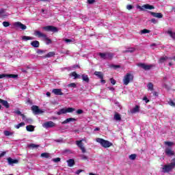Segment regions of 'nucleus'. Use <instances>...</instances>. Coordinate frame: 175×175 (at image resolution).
I'll return each instance as SVG.
<instances>
[{"label":"nucleus","mask_w":175,"mask_h":175,"mask_svg":"<svg viewBox=\"0 0 175 175\" xmlns=\"http://www.w3.org/2000/svg\"><path fill=\"white\" fill-rule=\"evenodd\" d=\"M75 109L72 107L62 108L59 111H57V116H61L62 114H66V113H73Z\"/></svg>","instance_id":"obj_3"},{"label":"nucleus","mask_w":175,"mask_h":175,"mask_svg":"<svg viewBox=\"0 0 175 175\" xmlns=\"http://www.w3.org/2000/svg\"><path fill=\"white\" fill-rule=\"evenodd\" d=\"M6 154V152H2L1 154H0V158H2V157H4V155Z\"/></svg>","instance_id":"obj_59"},{"label":"nucleus","mask_w":175,"mask_h":175,"mask_svg":"<svg viewBox=\"0 0 175 175\" xmlns=\"http://www.w3.org/2000/svg\"><path fill=\"white\" fill-rule=\"evenodd\" d=\"M164 144H165V146H168V147H172V146L173 145V142H165Z\"/></svg>","instance_id":"obj_43"},{"label":"nucleus","mask_w":175,"mask_h":175,"mask_svg":"<svg viewBox=\"0 0 175 175\" xmlns=\"http://www.w3.org/2000/svg\"><path fill=\"white\" fill-rule=\"evenodd\" d=\"M21 116L23 118V120L25 122H27V124H32V119L25 118V116H24V114H22Z\"/></svg>","instance_id":"obj_22"},{"label":"nucleus","mask_w":175,"mask_h":175,"mask_svg":"<svg viewBox=\"0 0 175 175\" xmlns=\"http://www.w3.org/2000/svg\"><path fill=\"white\" fill-rule=\"evenodd\" d=\"M45 40H46V44H50V43H51V40L49 39V38H44Z\"/></svg>","instance_id":"obj_50"},{"label":"nucleus","mask_w":175,"mask_h":175,"mask_svg":"<svg viewBox=\"0 0 175 175\" xmlns=\"http://www.w3.org/2000/svg\"><path fill=\"white\" fill-rule=\"evenodd\" d=\"M137 9H139V10L144 12L146 9L148 10H152V9H155V8L154 7V5H151L150 4H145L142 6L137 5Z\"/></svg>","instance_id":"obj_6"},{"label":"nucleus","mask_w":175,"mask_h":175,"mask_svg":"<svg viewBox=\"0 0 175 175\" xmlns=\"http://www.w3.org/2000/svg\"><path fill=\"white\" fill-rule=\"evenodd\" d=\"M25 125V123H24V122H21V123L16 124V125L15 126V128H16V129H20V128H21L22 126H24Z\"/></svg>","instance_id":"obj_36"},{"label":"nucleus","mask_w":175,"mask_h":175,"mask_svg":"<svg viewBox=\"0 0 175 175\" xmlns=\"http://www.w3.org/2000/svg\"><path fill=\"white\" fill-rule=\"evenodd\" d=\"M76 144L78 146L79 148H80V150H81L83 154H85V148H84V144L81 141H76Z\"/></svg>","instance_id":"obj_11"},{"label":"nucleus","mask_w":175,"mask_h":175,"mask_svg":"<svg viewBox=\"0 0 175 175\" xmlns=\"http://www.w3.org/2000/svg\"><path fill=\"white\" fill-rule=\"evenodd\" d=\"M13 132H10L9 131H4V135L5 136H12L13 135Z\"/></svg>","instance_id":"obj_39"},{"label":"nucleus","mask_w":175,"mask_h":175,"mask_svg":"<svg viewBox=\"0 0 175 175\" xmlns=\"http://www.w3.org/2000/svg\"><path fill=\"white\" fill-rule=\"evenodd\" d=\"M148 91H151V92H152V91H154V84H152V83H148Z\"/></svg>","instance_id":"obj_27"},{"label":"nucleus","mask_w":175,"mask_h":175,"mask_svg":"<svg viewBox=\"0 0 175 175\" xmlns=\"http://www.w3.org/2000/svg\"><path fill=\"white\" fill-rule=\"evenodd\" d=\"M95 76H97V77H99V79H103V74L102 72L96 71L94 72Z\"/></svg>","instance_id":"obj_28"},{"label":"nucleus","mask_w":175,"mask_h":175,"mask_svg":"<svg viewBox=\"0 0 175 175\" xmlns=\"http://www.w3.org/2000/svg\"><path fill=\"white\" fill-rule=\"evenodd\" d=\"M139 68L144 69V70H150L152 68V65H148L143 63H139L137 64Z\"/></svg>","instance_id":"obj_8"},{"label":"nucleus","mask_w":175,"mask_h":175,"mask_svg":"<svg viewBox=\"0 0 175 175\" xmlns=\"http://www.w3.org/2000/svg\"><path fill=\"white\" fill-rule=\"evenodd\" d=\"M29 147H31L32 148H38V147H39V145H36L35 144H31L29 145Z\"/></svg>","instance_id":"obj_47"},{"label":"nucleus","mask_w":175,"mask_h":175,"mask_svg":"<svg viewBox=\"0 0 175 175\" xmlns=\"http://www.w3.org/2000/svg\"><path fill=\"white\" fill-rule=\"evenodd\" d=\"M31 110L35 113V114H42V113H43V111L39 109V107L36 105H33L31 107Z\"/></svg>","instance_id":"obj_12"},{"label":"nucleus","mask_w":175,"mask_h":175,"mask_svg":"<svg viewBox=\"0 0 175 175\" xmlns=\"http://www.w3.org/2000/svg\"><path fill=\"white\" fill-rule=\"evenodd\" d=\"M96 142L99 143L102 147H104V148H109V147H111V146H113L111 142L102 138H96Z\"/></svg>","instance_id":"obj_1"},{"label":"nucleus","mask_w":175,"mask_h":175,"mask_svg":"<svg viewBox=\"0 0 175 175\" xmlns=\"http://www.w3.org/2000/svg\"><path fill=\"white\" fill-rule=\"evenodd\" d=\"M53 162H55V163H57V162H59L61 161V159L59 157L55 158V159H53L52 160Z\"/></svg>","instance_id":"obj_46"},{"label":"nucleus","mask_w":175,"mask_h":175,"mask_svg":"<svg viewBox=\"0 0 175 175\" xmlns=\"http://www.w3.org/2000/svg\"><path fill=\"white\" fill-rule=\"evenodd\" d=\"M141 35H143L144 33H150V31L147 29H144L143 30H141Z\"/></svg>","instance_id":"obj_40"},{"label":"nucleus","mask_w":175,"mask_h":175,"mask_svg":"<svg viewBox=\"0 0 175 175\" xmlns=\"http://www.w3.org/2000/svg\"><path fill=\"white\" fill-rule=\"evenodd\" d=\"M168 104L170 105V106H175V103L174 102L170 100Z\"/></svg>","instance_id":"obj_56"},{"label":"nucleus","mask_w":175,"mask_h":175,"mask_svg":"<svg viewBox=\"0 0 175 175\" xmlns=\"http://www.w3.org/2000/svg\"><path fill=\"white\" fill-rule=\"evenodd\" d=\"M165 152L166 155H167V157H172V156L174 155V152L172 151V150L169 148H165Z\"/></svg>","instance_id":"obj_16"},{"label":"nucleus","mask_w":175,"mask_h":175,"mask_svg":"<svg viewBox=\"0 0 175 175\" xmlns=\"http://www.w3.org/2000/svg\"><path fill=\"white\" fill-rule=\"evenodd\" d=\"M172 165V167H175V158L172 159V163H170Z\"/></svg>","instance_id":"obj_54"},{"label":"nucleus","mask_w":175,"mask_h":175,"mask_svg":"<svg viewBox=\"0 0 175 175\" xmlns=\"http://www.w3.org/2000/svg\"><path fill=\"white\" fill-rule=\"evenodd\" d=\"M26 130L27 131V132H33V131H35V126H33V125L27 126Z\"/></svg>","instance_id":"obj_26"},{"label":"nucleus","mask_w":175,"mask_h":175,"mask_svg":"<svg viewBox=\"0 0 175 175\" xmlns=\"http://www.w3.org/2000/svg\"><path fill=\"white\" fill-rule=\"evenodd\" d=\"M110 81L113 85H116V80L114 79H110Z\"/></svg>","instance_id":"obj_51"},{"label":"nucleus","mask_w":175,"mask_h":175,"mask_svg":"<svg viewBox=\"0 0 175 175\" xmlns=\"http://www.w3.org/2000/svg\"><path fill=\"white\" fill-rule=\"evenodd\" d=\"M43 29H45V31H49L51 32H58V28L54 27V26H46L42 27Z\"/></svg>","instance_id":"obj_9"},{"label":"nucleus","mask_w":175,"mask_h":175,"mask_svg":"<svg viewBox=\"0 0 175 175\" xmlns=\"http://www.w3.org/2000/svg\"><path fill=\"white\" fill-rule=\"evenodd\" d=\"M8 14L5 12V10H0V17H7Z\"/></svg>","instance_id":"obj_31"},{"label":"nucleus","mask_w":175,"mask_h":175,"mask_svg":"<svg viewBox=\"0 0 175 175\" xmlns=\"http://www.w3.org/2000/svg\"><path fill=\"white\" fill-rule=\"evenodd\" d=\"M114 120L116 121H121V115H120L118 113H115Z\"/></svg>","instance_id":"obj_29"},{"label":"nucleus","mask_w":175,"mask_h":175,"mask_svg":"<svg viewBox=\"0 0 175 175\" xmlns=\"http://www.w3.org/2000/svg\"><path fill=\"white\" fill-rule=\"evenodd\" d=\"M151 23H152L153 24H157V19L155 18H152L150 20Z\"/></svg>","instance_id":"obj_55"},{"label":"nucleus","mask_w":175,"mask_h":175,"mask_svg":"<svg viewBox=\"0 0 175 175\" xmlns=\"http://www.w3.org/2000/svg\"><path fill=\"white\" fill-rule=\"evenodd\" d=\"M5 77H9L10 79H16L18 77V75H8V74L0 75V79H5Z\"/></svg>","instance_id":"obj_13"},{"label":"nucleus","mask_w":175,"mask_h":175,"mask_svg":"<svg viewBox=\"0 0 175 175\" xmlns=\"http://www.w3.org/2000/svg\"><path fill=\"white\" fill-rule=\"evenodd\" d=\"M0 103H1V105H3L4 107H6V109H9V107H10L9 103H8V101L5 100L0 99Z\"/></svg>","instance_id":"obj_19"},{"label":"nucleus","mask_w":175,"mask_h":175,"mask_svg":"<svg viewBox=\"0 0 175 175\" xmlns=\"http://www.w3.org/2000/svg\"><path fill=\"white\" fill-rule=\"evenodd\" d=\"M166 77H165L163 80H162V87H163L164 88H167V85H166V83H165V82L166 81Z\"/></svg>","instance_id":"obj_38"},{"label":"nucleus","mask_w":175,"mask_h":175,"mask_svg":"<svg viewBox=\"0 0 175 175\" xmlns=\"http://www.w3.org/2000/svg\"><path fill=\"white\" fill-rule=\"evenodd\" d=\"M68 87H72V88H76V83H72L68 84Z\"/></svg>","instance_id":"obj_49"},{"label":"nucleus","mask_w":175,"mask_h":175,"mask_svg":"<svg viewBox=\"0 0 175 175\" xmlns=\"http://www.w3.org/2000/svg\"><path fill=\"white\" fill-rule=\"evenodd\" d=\"M98 55L102 58L103 59H111L113 57H114V54L111 53H99Z\"/></svg>","instance_id":"obj_5"},{"label":"nucleus","mask_w":175,"mask_h":175,"mask_svg":"<svg viewBox=\"0 0 175 175\" xmlns=\"http://www.w3.org/2000/svg\"><path fill=\"white\" fill-rule=\"evenodd\" d=\"M22 40H25V42H27V40H33V38L24 36L22 37Z\"/></svg>","instance_id":"obj_32"},{"label":"nucleus","mask_w":175,"mask_h":175,"mask_svg":"<svg viewBox=\"0 0 175 175\" xmlns=\"http://www.w3.org/2000/svg\"><path fill=\"white\" fill-rule=\"evenodd\" d=\"M55 55V52H49L45 56H43L42 58H51V57H54Z\"/></svg>","instance_id":"obj_24"},{"label":"nucleus","mask_w":175,"mask_h":175,"mask_svg":"<svg viewBox=\"0 0 175 175\" xmlns=\"http://www.w3.org/2000/svg\"><path fill=\"white\" fill-rule=\"evenodd\" d=\"M14 27L16 28H20L21 29H27V26L21 22H15L14 23Z\"/></svg>","instance_id":"obj_10"},{"label":"nucleus","mask_w":175,"mask_h":175,"mask_svg":"<svg viewBox=\"0 0 175 175\" xmlns=\"http://www.w3.org/2000/svg\"><path fill=\"white\" fill-rule=\"evenodd\" d=\"M169 58L166 56H163L162 57L160 58L159 59V63L160 64H163V62H165V61H167Z\"/></svg>","instance_id":"obj_35"},{"label":"nucleus","mask_w":175,"mask_h":175,"mask_svg":"<svg viewBox=\"0 0 175 175\" xmlns=\"http://www.w3.org/2000/svg\"><path fill=\"white\" fill-rule=\"evenodd\" d=\"M3 25L5 27H8L10 25V23H9V22L4 21V22H3Z\"/></svg>","instance_id":"obj_44"},{"label":"nucleus","mask_w":175,"mask_h":175,"mask_svg":"<svg viewBox=\"0 0 175 175\" xmlns=\"http://www.w3.org/2000/svg\"><path fill=\"white\" fill-rule=\"evenodd\" d=\"M15 113H16V114H18V115H19V116H21V115H22V114H21V111H18V110L16 111Z\"/></svg>","instance_id":"obj_60"},{"label":"nucleus","mask_w":175,"mask_h":175,"mask_svg":"<svg viewBox=\"0 0 175 175\" xmlns=\"http://www.w3.org/2000/svg\"><path fill=\"white\" fill-rule=\"evenodd\" d=\"M52 92L55 95H64V94L62 92V90H61V89H53L52 90Z\"/></svg>","instance_id":"obj_17"},{"label":"nucleus","mask_w":175,"mask_h":175,"mask_svg":"<svg viewBox=\"0 0 175 175\" xmlns=\"http://www.w3.org/2000/svg\"><path fill=\"white\" fill-rule=\"evenodd\" d=\"M129 159H131V161H135L136 159V154H133L129 156Z\"/></svg>","instance_id":"obj_42"},{"label":"nucleus","mask_w":175,"mask_h":175,"mask_svg":"<svg viewBox=\"0 0 175 175\" xmlns=\"http://www.w3.org/2000/svg\"><path fill=\"white\" fill-rule=\"evenodd\" d=\"M88 3L92 5V3H95V0H88Z\"/></svg>","instance_id":"obj_52"},{"label":"nucleus","mask_w":175,"mask_h":175,"mask_svg":"<svg viewBox=\"0 0 175 175\" xmlns=\"http://www.w3.org/2000/svg\"><path fill=\"white\" fill-rule=\"evenodd\" d=\"M167 33L172 38V39L175 40V32L172 31V30H169Z\"/></svg>","instance_id":"obj_34"},{"label":"nucleus","mask_w":175,"mask_h":175,"mask_svg":"<svg viewBox=\"0 0 175 175\" xmlns=\"http://www.w3.org/2000/svg\"><path fill=\"white\" fill-rule=\"evenodd\" d=\"M77 114H83V110H81V109H78V110L77 111Z\"/></svg>","instance_id":"obj_57"},{"label":"nucleus","mask_w":175,"mask_h":175,"mask_svg":"<svg viewBox=\"0 0 175 175\" xmlns=\"http://www.w3.org/2000/svg\"><path fill=\"white\" fill-rule=\"evenodd\" d=\"M81 172H83V170H79L76 172V174H80V173H81Z\"/></svg>","instance_id":"obj_62"},{"label":"nucleus","mask_w":175,"mask_h":175,"mask_svg":"<svg viewBox=\"0 0 175 175\" xmlns=\"http://www.w3.org/2000/svg\"><path fill=\"white\" fill-rule=\"evenodd\" d=\"M64 54H66L67 55H69V54H70V51H66V53H64Z\"/></svg>","instance_id":"obj_63"},{"label":"nucleus","mask_w":175,"mask_h":175,"mask_svg":"<svg viewBox=\"0 0 175 175\" xmlns=\"http://www.w3.org/2000/svg\"><path fill=\"white\" fill-rule=\"evenodd\" d=\"M37 53H38V54H40V55H42V54H44V53H46V51L38 49L37 51Z\"/></svg>","instance_id":"obj_45"},{"label":"nucleus","mask_w":175,"mask_h":175,"mask_svg":"<svg viewBox=\"0 0 175 175\" xmlns=\"http://www.w3.org/2000/svg\"><path fill=\"white\" fill-rule=\"evenodd\" d=\"M132 80H133V75L131 73H127L123 79V83L124 85H128Z\"/></svg>","instance_id":"obj_2"},{"label":"nucleus","mask_w":175,"mask_h":175,"mask_svg":"<svg viewBox=\"0 0 175 175\" xmlns=\"http://www.w3.org/2000/svg\"><path fill=\"white\" fill-rule=\"evenodd\" d=\"M76 121H77V120H76V118H67L66 120L62 122V124L64 125L65 124H69V122H75Z\"/></svg>","instance_id":"obj_15"},{"label":"nucleus","mask_w":175,"mask_h":175,"mask_svg":"<svg viewBox=\"0 0 175 175\" xmlns=\"http://www.w3.org/2000/svg\"><path fill=\"white\" fill-rule=\"evenodd\" d=\"M43 128L49 129V128H54L55 126V123L53 121H49L42 124Z\"/></svg>","instance_id":"obj_7"},{"label":"nucleus","mask_w":175,"mask_h":175,"mask_svg":"<svg viewBox=\"0 0 175 175\" xmlns=\"http://www.w3.org/2000/svg\"><path fill=\"white\" fill-rule=\"evenodd\" d=\"M67 163H68V166H69V167H72V166H73V165H75V160L70 159L67 161Z\"/></svg>","instance_id":"obj_30"},{"label":"nucleus","mask_w":175,"mask_h":175,"mask_svg":"<svg viewBox=\"0 0 175 175\" xmlns=\"http://www.w3.org/2000/svg\"><path fill=\"white\" fill-rule=\"evenodd\" d=\"M71 76H72L74 77V79H81V76L80 75L76 73V72H72L71 73Z\"/></svg>","instance_id":"obj_33"},{"label":"nucleus","mask_w":175,"mask_h":175,"mask_svg":"<svg viewBox=\"0 0 175 175\" xmlns=\"http://www.w3.org/2000/svg\"><path fill=\"white\" fill-rule=\"evenodd\" d=\"M51 96V93L50 92H46V96Z\"/></svg>","instance_id":"obj_64"},{"label":"nucleus","mask_w":175,"mask_h":175,"mask_svg":"<svg viewBox=\"0 0 175 175\" xmlns=\"http://www.w3.org/2000/svg\"><path fill=\"white\" fill-rule=\"evenodd\" d=\"M35 36H38V38H43L44 39H46V34L39 31H34Z\"/></svg>","instance_id":"obj_14"},{"label":"nucleus","mask_w":175,"mask_h":175,"mask_svg":"<svg viewBox=\"0 0 175 175\" xmlns=\"http://www.w3.org/2000/svg\"><path fill=\"white\" fill-rule=\"evenodd\" d=\"M81 158H82V159H88V158L87 157V156H85V155H82L81 156Z\"/></svg>","instance_id":"obj_61"},{"label":"nucleus","mask_w":175,"mask_h":175,"mask_svg":"<svg viewBox=\"0 0 175 175\" xmlns=\"http://www.w3.org/2000/svg\"><path fill=\"white\" fill-rule=\"evenodd\" d=\"M140 111V107L139 105H136L134 108L131 109L132 114H135L136 113H139Z\"/></svg>","instance_id":"obj_21"},{"label":"nucleus","mask_w":175,"mask_h":175,"mask_svg":"<svg viewBox=\"0 0 175 175\" xmlns=\"http://www.w3.org/2000/svg\"><path fill=\"white\" fill-rule=\"evenodd\" d=\"M173 169H174L171 163H168V164H165L164 165H163V167H161V171L163 173H169L170 172H172V170H173Z\"/></svg>","instance_id":"obj_4"},{"label":"nucleus","mask_w":175,"mask_h":175,"mask_svg":"<svg viewBox=\"0 0 175 175\" xmlns=\"http://www.w3.org/2000/svg\"><path fill=\"white\" fill-rule=\"evenodd\" d=\"M7 160L10 165H13L14 163H18V160L13 159L10 157L8 158Z\"/></svg>","instance_id":"obj_20"},{"label":"nucleus","mask_w":175,"mask_h":175,"mask_svg":"<svg viewBox=\"0 0 175 175\" xmlns=\"http://www.w3.org/2000/svg\"><path fill=\"white\" fill-rule=\"evenodd\" d=\"M64 40L67 44L73 43V42H75V40H73V39L70 40V39L65 38Z\"/></svg>","instance_id":"obj_41"},{"label":"nucleus","mask_w":175,"mask_h":175,"mask_svg":"<svg viewBox=\"0 0 175 175\" xmlns=\"http://www.w3.org/2000/svg\"><path fill=\"white\" fill-rule=\"evenodd\" d=\"M31 45L32 47L38 48L39 46H40V44L39 43V41L35 40L31 42Z\"/></svg>","instance_id":"obj_23"},{"label":"nucleus","mask_w":175,"mask_h":175,"mask_svg":"<svg viewBox=\"0 0 175 175\" xmlns=\"http://www.w3.org/2000/svg\"><path fill=\"white\" fill-rule=\"evenodd\" d=\"M81 78L83 81H85V83H90V78H88V75H82Z\"/></svg>","instance_id":"obj_25"},{"label":"nucleus","mask_w":175,"mask_h":175,"mask_svg":"<svg viewBox=\"0 0 175 175\" xmlns=\"http://www.w3.org/2000/svg\"><path fill=\"white\" fill-rule=\"evenodd\" d=\"M41 157L42 158H50V154L47 153V152H44L41 154Z\"/></svg>","instance_id":"obj_37"},{"label":"nucleus","mask_w":175,"mask_h":175,"mask_svg":"<svg viewBox=\"0 0 175 175\" xmlns=\"http://www.w3.org/2000/svg\"><path fill=\"white\" fill-rule=\"evenodd\" d=\"M150 14L151 16H153V17H156L157 18H162L163 17V15L161 13L150 12Z\"/></svg>","instance_id":"obj_18"},{"label":"nucleus","mask_w":175,"mask_h":175,"mask_svg":"<svg viewBox=\"0 0 175 175\" xmlns=\"http://www.w3.org/2000/svg\"><path fill=\"white\" fill-rule=\"evenodd\" d=\"M126 9H127V10H132V9H133V5H128L126 6Z\"/></svg>","instance_id":"obj_48"},{"label":"nucleus","mask_w":175,"mask_h":175,"mask_svg":"<svg viewBox=\"0 0 175 175\" xmlns=\"http://www.w3.org/2000/svg\"><path fill=\"white\" fill-rule=\"evenodd\" d=\"M143 100H144L146 102V103H148V102H150V100H148V98H147V96H144L143 98Z\"/></svg>","instance_id":"obj_53"},{"label":"nucleus","mask_w":175,"mask_h":175,"mask_svg":"<svg viewBox=\"0 0 175 175\" xmlns=\"http://www.w3.org/2000/svg\"><path fill=\"white\" fill-rule=\"evenodd\" d=\"M55 142L57 143H64V140L63 139H56Z\"/></svg>","instance_id":"obj_58"}]
</instances>
